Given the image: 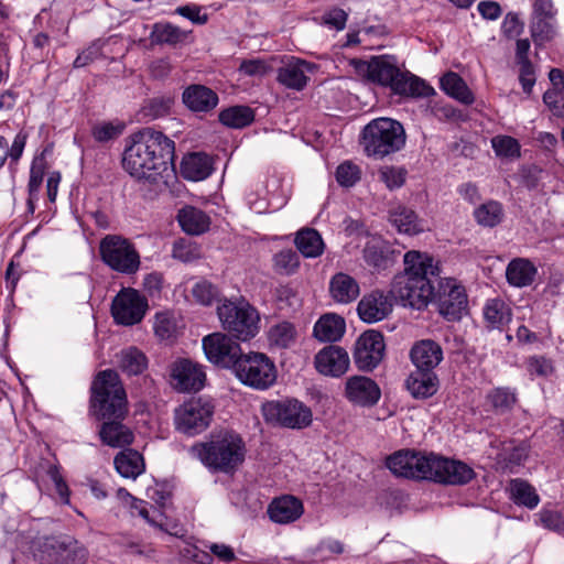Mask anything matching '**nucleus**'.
<instances>
[{
    "label": "nucleus",
    "instance_id": "obj_48",
    "mask_svg": "<svg viewBox=\"0 0 564 564\" xmlns=\"http://www.w3.org/2000/svg\"><path fill=\"white\" fill-rule=\"evenodd\" d=\"M364 259L368 265L377 270H384L391 263L388 249L379 242H368L365 246Z\"/></svg>",
    "mask_w": 564,
    "mask_h": 564
},
{
    "label": "nucleus",
    "instance_id": "obj_30",
    "mask_svg": "<svg viewBox=\"0 0 564 564\" xmlns=\"http://www.w3.org/2000/svg\"><path fill=\"white\" fill-rule=\"evenodd\" d=\"M389 220L399 232L412 236L424 231V224L415 212L403 205H398L389 212Z\"/></svg>",
    "mask_w": 564,
    "mask_h": 564
},
{
    "label": "nucleus",
    "instance_id": "obj_43",
    "mask_svg": "<svg viewBox=\"0 0 564 564\" xmlns=\"http://www.w3.org/2000/svg\"><path fill=\"white\" fill-rule=\"evenodd\" d=\"M297 337V332L293 324L282 322L272 326L268 334V340L271 347L286 349L292 347Z\"/></svg>",
    "mask_w": 564,
    "mask_h": 564
},
{
    "label": "nucleus",
    "instance_id": "obj_60",
    "mask_svg": "<svg viewBox=\"0 0 564 564\" xmlns=\"http://www.w3.org/2000/svg\"><path fill=\"white\" fill-rule=\"evenodd\" d=\"M543 101L554 116L564 117V86L546 90L543 95Z\"/></svg>",
    "mask_w": 564,
    "mask_h": 564
},
{
    "label": "nucleus",
    "instance_id": "obj_14",
    "mask_svg": "<svg viewBox=\"0 0 564 564\" xmlns=\"http://www.w3.org/2000/svg\"><path fill=\"white\" fill-rule=\"evenodd\" d=\"M86 549L72 536L47 538L41 551V564H82Z\"/></svg>",
    "mask_w": 564,
    "mask_h": 564
},
{
    "label": "nucleus",
    "instance_id": "obj_44",
    "mask_svg": "<svg viewBox=\"0 0 564 564\" xmlns=\"http://www.w3.org/2000/svg\"><path fill=\"white\" fill-rule=\"evenodd\" d=\"M530 32L536 46L552 41L556 35L555 18H532Z\"/></svg>",
    "mask_w": 564,
    "mask_h": 564
},
{
    "label": "nucleus",
    "instance_id": "obj_23",
    "mask_svg": "<svg viewBox=\"0 0 564 564\" xmlns=\"http://www.w3.org/2000/svg\"><path fill=\"white\" fill-rule=\"evenodd\" d=\"M182 101L192 112L206 113L216 108L219 98L212 88L200 84H192L183 90Z\"/></svg>",
    "mask_w": 564,
    "mask_h": 564
},
{
    "label": "nucleus",
    "instance_id": "obj_35",
    "mask_svg": "<svg viewBox=\"0 0 564 564\" xmlns=\"http://www.w3.org/2000/svg\"><path fill=\"white\" fill-rule=\"evenodd\" d=\"M486 404L496 414L510 412L517 403V392L509 387H497L486 394Z\"/></svg>",
    "mask_w": 564,
    "mask_h": 564
},
{
    "label": "nucleus",
    "instance_id": "obj_11",
    "mask_svg": "<svg viewBox=\"0 0 564 564\" xmlns=\"http://www.w3.org/2000/svg\"><path fill=\"white\" fill-rule=\"evenodd\" d=\"M261 411L268 423L286 429H305L313 420L312 410L296 399L268 401Z\"/></svg>",
    "mask_w": 564,
    "mask_h": 564
},
{
    "label": "nucleus",
    "instance_id": "obj_55",
    "mask_svg": "<svg viewBox=\"0 0 564 564\" xmlns=\"http://www.w3.org/2000/svg\"><path fill=\"white\" fill-rule=\"evenodd\" d=\"M492 149L498 156L505 158H519L520 144L519 142L508 135H497L491 140Z\"/></svg>",
    "mask_w": 564,
    "mask_h": 564
},
{
    "label": "nucleus",
    "instance_id": "obj_38",
    "mask_svg": "<svg viewBox=\"0 0 564 564\" xmlns=\"http://www.w3.org/2000/svg\"><path fill=\"white\" fill-rule=\"evenodd\" d=\"M115 467L124 478L135 479L144 471V462L137 451L121 452L115 457Z\"/></svg>",
    "mask_w": 564,
    "mask_h": 564
},
{
    "label": "nucleus",
    "instance_id": "obj_7",
    "mask_svg": "<svg viewBox=\"0 0 564 564\" xmlns=\"http://www.w3.org/2000/svg\"><path fill=\"white\" fill-rule=\"evenodd\" d=\"M406 135L403 126L390 118H377L370 121L362 131V145L366 154L375 159H383L400 151L405 144Z\"/></svg>",
    "mask_w": 564,
    "mask_h": 564
},
{
    "label": "nucleus",
    "instance_id": "obj_29",
    "mask_svg": "<svg viewBox=\"0 0 564 564\" xmlns=\"http://www.w3.org/2000/svg\"><path fill=\"white\" fill-rule=\"evenodd\" d=\"M329 293L335 302L348 304L359 296L360 289L358 282L352 276L339 272L330 279Z\"/></svg>",
    "mask_w": 564,
    "mask_h": 564
},
{
    "label": "nucleus",
    "instance_id": "obj_59",
    "mask_svg": "<svg viewBox=\"0 0 564 564\" xmlns=\"http://www.w3.org/2000/svg\"><path fill=\"white\" fill-rule=\"evenodd\" d=\"M336 180L339 185L351 187L360 180V169L351 162H344L336 170Z\"/></svg>",
    "mask_w": 564,
    "mask_h": 564
},
{
    "label": "nucleus",
    "instance_id": "obj_27",
    "mask_svg": "<svg viewBox=\"0 0 564 564\" xmlns=\"http://www.w3.org/2000/svg\"><path fill=\"white\" fill-rule=\"evenodd\" d=\"M268 513L273 522L290 523L303 514V503L293 496H282L270 503Z\"/></svg>",
    "mask_w": 564,
    "mask_h": 564
},
{
    "label": "nucleus",
    "instance_id": "obj_45",
    "mask_svg": "<svg viewBox=\"0 0 564 564\" xmlns=\"http://www.w3.org/2000/svg\"><path fill=\"white\" fill-rule=\"evenodd\" d=\"M28 134L24 132H19L9 147V142L2 135H0V167L6 164V161L9 159L10 164H17L21 159L25 144H26Z\"/></svg>",
    "mask_w": 564,
    "mask_h": 564
},
{
    "label": "nucleus",
    "instance_id": "obj_16",
    "mask_svg": "<svg viewBox=\"0 0 564 564\" xmlns=\"http://www.w3.org/2000/svg\"><path fill=\"white\" fill-rule=\"evenodd\" d=\"M384 340L381 333L367 330L357 339L354 350V361L359 370L371 371L382 360Z\"/></svg>",
    "mask_w": 564,
    "mask_h": 564
},
{
    "label": "nucleus",
    "instance_id": "obj_52",
    "mask_svg": "<svg viewBox=\"0 0 564 564\" xmlns=\"http://www.w3.org/2000/svg\"><path fill=\"white\" fill-rule=\"evenodd\" d=\"M172 256L183 262H191L200 258V248L188 239H178L173 245Z\"/></svg>",
    "mask_w": 564,
    "mask_h": 564
},
{
    "label": "nucleus",
    "instance_id": "obj_3",
    "mask_svg": "<svg viewBox=\"0 0 564 564\" xmlns=\"http://www.w3.org/2000/svg\"><path fill=\"white\" fill-rule=\"evenodd\" d=\"M189 453L214 473L235 474L246 459V443L240 434L220 430L205 442L194 444Z\"/></svg>",
    "mask_w": 564,
    "mask_h": 564
},
{
    "label": "nucleus",
    "instance_id": "obj_51",
    "mask_svg": "<svg viewBox=\"0 0 564 564\" xmlns=\"http://www.w3.org/2000/svg\"><path fill=\"white\" fill-rule=\"evenodd\" d=\"M191 293L195 302L205 306H210L220 295L219 290L207 280L196 282Z\"/></svg>",
    "mask_w": 564,
    "mask_h": 564
},
{
    "label": "nucleus",
    "instance_id": "obj_24",
    "mask_svg": "<svg viewBox=\"0 0 564 564\" xmlns=\"http://www.w3.org/2000/svg\"><path fill=\"white\" fill-rule=\"evenodd\" d=\"M410 357L417 369L433 371L443 360V349L432 339H422L413 345Z\"/></svg>",
    "mask_w": 564,
    "mask_h": 564
},
{
    "label": "nucleus",
    "instance_id": "obj_63",
    "mask_svg": "<svg viewBox=\"0 0 564 564\" xmlns=\"http://www.w3.org/2000/svg\"><path fill=\"white\" fill-rule=\"evenodd\" d=\"M528 371L538 377L550 376L554 368L552 361L543 356L530 357L527 361Z\"/></svg>",
    "mask_w": 564,
    "mask_h": 564
},
{
    "label": "nucleus",
    "instance_id": "obj_36",
    "mask_svg": "<svg viewBox=\"0 0 564 564\" xmlns=\"http://www.w3.org/2000/svg\"><path fill=\"white\" fill-rule=\"evenodd\" d=\"M295 246L305 258L319 257L325 248L322 236L317 230L305 228L300 230L295 237Z\"/></svg>",
    "mask_w": 564,
    "mask_h": 564
},
{
    "label": "nucleus",
    "instance_id": "obj_20",
    "mask_svg": "<svg viewBox=\"0 0 564 564\" xmlns=\"http://www.w3.org/2000/svg\"><path fill=\"white\" fill-rule=\"evenodd\" d=\"M345 397L355 405L373 406L378 403L381 391L372 379L365 376H352L346 381Z\"/></svg>",
    "mask_w": 564,
    "mask_h": 564
},
{
    "label": "nucleus",
    "instance_id": "obj_56",
    "mask_svg": "<svg viewBox=\"0 0 564 564\" xmlns=\"http://www.w3.org/2000/svg\"><path fill=\"white\" fill-rule=\"evenodd\" d=\"M155 513L158 518L151 520V527L176 538H183L186 534V530L177 520L167 518L161 511Z\"/></svg>",
    "mask_w": 564,
    "mask_h": 564
},
{
    "label": "nucleus",
    "instance_id": "obj_40",
    "mask_svg": "<svg viewBox=\"0 0 564 564\" xmlns=\"http://www.w3.org/2000/svg\"><path fill=\"white\" fill-rule=\"evenodd\" d=\"M120 369L129 376L142 373L148 366L145 355L135 347H129L118 354Z\"/></svg>",
    "mask_w": 564,
    "mask_h": 564
},
{
    "label": "nucleus",
    "instance_id": "obj_13",
    "mask_svg": "<svg viewBox=\"0 0 564 564\" xmlns=\"http://www.w3.org/2000/svg\"><path fill=\"white\" fill-rule=\"evenodd\" d=\"M149 308L148 300L132 288H123L112 300L111 315L115 322L123 326L140 323Z\"/></svg>",
    "mask_w": 564,
    "mask_h": 564
},
{
    "label": "nucleus",
    "instance_id": "obj_39",
    "mask_svg": "<svg viewBox=\"0 0 564 564\" xmlns=\"http://www.w3.org/2000/svg\"><path fill=\"white\" fill-rule=\"evenodd\" d=\"M441 88L448 96L469 105L474 101V96L463 78L456 73L449 72L441 78Z\"/></svg>",
    "mask_w": 564,
    "mask_h": 564
},
{
    "label": "nucleus",
    "instance_id": "obj_46",
    "mask_svg": "<svg viewBox=\"0 0 564 564\" xmlns=\"http://www.w3.org/2000/svg\"><path fill=\"white\" fill-rule=\"evenodd\" d=\"M484 316L491 327H501L511 318L510 310L500 299H492L486 303Z\"/></svg>",
    "mask_w": 564,
    "mask_h": 564
},
{
    "label": "nucleus",
    "instance_id": "obj_4",
    "mask_svg": "<svg viewBox=\"0 0 564 564\" xmlns=\"http://www.w3.org/2000/svg\"><path fill=\"white\" fill-rule=\"evenodd\" d=\"M358 70L373 83L390 87L394 94L406 97H427L433 87L409 72H402L392 55L375 56L369 62H359Z\"/></svg>",
    "mask_w": 564,
    "mask_h": 564
},
{
    "label": "nucleus",
    "instance_id": "obj_41",
    "mask_svg": "<svg viewBox=\"0 0 564 564\" xmlns=\"http://www.w3.org/2000/svg\"><path fill=\"white\" fill-rule=\"evenodd\" d=\"M505 217L502 204L497 200H488L474 210V218L479 226L494 228Z\"/></svg>",
    "mask_w": 564,
    "mask_h": 564
},
{
    "label": "nucleus",
    "instance_id": "obj_25",
    "mask_svg": "<svg viewBox=\"0 0 564 564\" xmlns=\"http://www.w3.org/2000/svg\"><path fill=\"white\" fill-rule=\"evenodd\" d=\"M214 170L213 159L200 152L186 154L182 162L181 175L188 181L198 182L207 178Z\"/></svg>",
    "mask_w": 564,
    "mask_h": 564
},
{
    "label": "nucleus",
    "instance_id": "obj_26",
    "mask_svg": "<svg viewBox=\"0 0 564 564\" xmlns=\"http://www.w3.org/2000/svg\"><path fill=\"white\" fill-rule=\"evenodd\" d=\"M101 420L104 423L99 429V436L104 444L110 447H122L132 443L133 434L122 423L124 419L106 417Z\"/></svg>",
    "mask_w": 564,
    "mask_h": 564
},
{
    "label": "nucleus",
    "instance_id": "obj_37",
    "mask_svg": "<svg viewBox=\"0 0 564 564\" xmlns=\"http://www.w3.org/2000/svg\"><path fill=\"white\" fill-rule=\"evenodd\" d=\"M509 491L510 498L518 506L534 509L540 503V497L535 488L523 479H512L509 485Z\"/></svg>",
    "mask_w": 564,
    "mask_h": 564
},
{
    "label": "nucleus",
    "instance_id": "obj_42",
    "mask_svg": "<svg viewBox=\"0 0 564 564\" xmlns=\"http://www.w3.org/2000/svg\"><path fill=\"white\" fill-rule=\"evenodd\" d=\"M254 120V112L248 106H232L219 113V121L229 128L242 129Z\"/></svg>",
    "mask_w": 564,
    "mask_h": 564
},
{
    "label": "nucleus",
    "instance_id": "obj_34",
    "mask_svg": "<svg viewBox=\"0 0 564 564\" xmlns=\"http://www.w3.org/2000/svg\"><path fill=\"white\" fill-rule=\"evenodd\" d=\"M476 476L474 469L466 463L445 457L442 485L463 486Z\"/></svg>",
    "mask_w": 564,
    "mask_h": 564
},
{
    "label": "nucleus",
    "instance_id": "obj_10",
    "mask_svg": "<svg viewBox=\"0 0 564 564\" xmlns=\"http://www.w3.org/2000/svg\"><path fill=\"white\" fill-rule=\"evenodd\" d=\"M101 260L111 270L122 274H134L141 264L135 246L120 235H107L99 243Z\"/></svg>",
    "mask_w": 564,
    "mask_h": 564
},
{
    "label": "nucleus",
    "instance_id": "obj_31",
    "mask_svg": "<svg viewBox=\"0 0 564 564\" xmlns=\"http://www.w3.org/2000/svg\"><path fill=\"white\" fill-rule=\"evenodd\" d=\"M177 220L181 228L188 235L198 236L208 230L210 225L209 216L193 206H185L178 210Z\"/></svg>",
    "mask_w": 564,
    "mask_h": 564
},
{
    "label": "nucleus",
    "instance_id": "obj_57",
    "mask_svg": "<svg viewBox=\"0 0 564 564\" xmlns=\"http://www.w3.org/2000/svg\"><path fill=\"white\" fill-rule=\"evenodd\" d=\"M406 175L408 171L401 166H384L379 171L380 181L391 191L401 187Z\"/></svg>",
    "mask_w": 564,
    "mask_h": 564
},
{
    "label": "nucleus",
    "instance_id": "obj_17",
    "mask_svg": "<svg viewBox=\"0 0 564 564\" xmlns=\"http://www.w3.org/2000/svg\"><path fill=\"white\" fill-rule=\"evenodd\" d=\"M433 299L437 301L440 314L448 321L460 319L467 307L465 289L452 279L440 283L438 291H434Z\"/></svg>",
    "mask_w": 564,
    "mask_h": 564
},
{
    "label": "nucleus",
    "instance_id": "obj_21",
    "mask_svg": "<svg viewBox=\"0 0 564 564\" xmlns=\"http://www.w3.org/2000/svg\"><path fill=\"white\" fill-rule=\"evenodd\" d=\"M315 69V64L291 57L278 69L276 79L286 88L300 91L307 85L308 74Z\"/></svg>",
    "mask_w": 564,
    "mask_h": 564
},
{
    "label": "nucleus",
    "instance_id": "obj_49",
    "mask_svg": "<svg viewBox=\"0 0 564 564\" xmlns=\"http://www.w3.org/2000/svg\"><path fill=\"white\" fill-rule=\"evenodd\" d=\"M299 265L300 258L292 249H283L273 256V269L279 274L291 275Z\"/></svg>",
    "mask_w": 564,
    "mask_h": 564
},
{
    "label": "nucleus",
    "instance_id": "obj_6",
    "mask_svg": "<svg viewBox=\"0 0 564 564\" xmlns=\"http://www.w3.org/2000/svg\"><path fill=\"white\" fill-rule=\"evenodd\" d=\"M444 456L414 451H400L389 456L387 467L395 476L442 484Z\"/></svg>",
    "mask_w": 564,
    "mask_h": 564
},
{
    "label": "nucleus",
    "instance_id": "obj_32",
    "mask_svg": "<svg viewBox=\"0 0 564 564\" xmlns=\"http://www.w3.org/2000/svg\"><path fill=\"white\" fill-rule=\"evenodd\" d=\"M406 388L414 398H429L437 391V377L434 371L417 369L408 377Z\"/></svg>",
    "mask_w": 564,
    "mask_h": 564
},
{
    "label": "nucleus",
    "instance_id": "obj_2",
    "mask_svg": "<svg viewBox=\"0 0 564 564\" xmlns=\"http://www.w3.org/2000/svg\"><path fill=\"white\" fill-rule=\"evenodd\" d=\"M404 271L394 276L390 295L403 306L422 310L434 297L432 278L440 275L438 262L427 253L408 251L404 254Z\"/></svg>",
    "mask_w": 564,
    "mask_h": 564
},
{
    "label": "nucleus",
    "instance_id": "obj_62",
    "mask_svg": "<svg viewBox=\"0 0 564 564\" xmlns=\"http://www.w3.org/2000/svg\"><path fill=\"white\" fill-rule=\"evenodd\" d=\"M155 335L161 339H170L176 332V324L167 313H158L154 322Z\"/></svg>",
    "mask_w": 564,
    "mask_h": 564
},
{
    "label": "nucleus",
    "instance_id": "obj_1",
    "mask_svg": "<svg viewBox=\"0 0 564 564\" xmlns=\"http://www.w3.org/2000/svg\"><path fill=\"white\" fill-rule=\"evenodd\" d=\"M174 158V141L148 127L131 134L123 151L122 167L137 181L155 184L169 171Z\"/></svg>",
    "mask_w": 564,
    "mask_h": 564
},
{
    "label": "nucleus",
    "instance_id": "obj_47",
    "mask_svg": "<svg viewBox=\"0 0 564 564\" xmlns=\"http://www.w3.org/2000/svg\"><path fill=\"white\" fill-rule=\"evenodd\" d=\"M154 42L159 44H177L186 37V33L170 22L155 23L152 31Z\"/></svg>",
    "mask_w": 564,
    "mask_h": 564
},
{
    "label": "nucleus",
    "instance_id": "obj_18",
    "mask_svg": "<svg viewBox=\"0 0 564 564\" xmlns=\"http://www.w3.org/2000/svg\"><path fill=\"white\" fill-rule=\"evenodd\" d=\"M170 378L172 387L178 392H196L203 389L206 375L199 365L178 359L171 365Z\"/></svg>",
    "mask_w": 564,
    "mask_h": 564
},
{
    "label": "nucleus",
    "instance_id": "obj_58",
    "mask_svg": "<svg viewBox=\"0 0 564 564\" xmlns=\"http://www.w3.org/2000/svg\"><path fill=\"white\" fill-rule=\"evenodd\" d=\"M124 129L123 123L100 122L93 127L91 134L98 142H108L118 138Z\"/></svg>",
    "mask_w": 564,
    "mask_h": 564
},
{
    "label": "nucleus",
    "instance_id": "obj_19",
    "mask_svg": "<svg viewBox=\"0 0 564 564\" xmlns=\"http://www.w3.org/2000/svg\"><path fill=\"white\" fill-rule=\"evenodd\" d=\"M350 365L348 352L340 346L328 345L314 357V366L318 373L339 378L345 375Z\"/></svg>",
    "mask_w": 564,
    "mask_h": 564
},
{
    "label": "nucleus",
    "instance_id": "obj_15",
    "mask_svg": "<svg viewBox=\"0 0 564 564\" xmlns=\"http://www.w3.org/2000/svg\"><path fill=\"white\" fill-rule=\"evenodd\" d=\"M202 344L206 358L221 368L232 370L242 355L240 345L225 333L209 334L203 338Z\"/></svg>",
    "mask_w": 564,
    "mask_h": 564
},
{
    "label": "nucleus",
    "instance_id": "obj_61",
    "mask_svg": "<svg viewBox=\"0 0 564 564\" xmlns=\"http://www.w3.org/2000/svg\"><path fill=\"white\" fill-rule=\"evenodd\" d=\"M45 173V161L43 158H35L31 164L30 178H29V194L30 196L35 195L43 182Z\"/></svg>",
    "mask_w": 564,
    "mask_h": 564
},
{
    "label": "nucleus",
    "instance_id": "obj_12",
    "mask_svg": "<svg viewBox=\"0 0 564 564\" xmlns=\"http://www.w3.org/2000/svg\"><path fill=\"white\" fill-rule=\"evenodd\" d=\"M214 411L215 405L212 400L193 398L175 409V429L188 436L200 434L210 425Z\"/></svg>",
    "mask_w": 564,
    "mask_h": 564
},
{
    "label": "nucleus",
    "instance_id": "obj_9",
    "mask_svg": "<svg viewBox=\"0 0 564 564\" xmlns=\"http://www.w3.org/2000/svg\"><path fill=\"white\" fill-rule=\"evenodd\" d=\"M232 372L241 383L257 390H265L276 380L274 362L262 352L242 354Z\"/></svg>",
    "mask_w": 564,
    "mask_h": 564
},
{
    "label": "nucleus",
    "instance_id": "obj_54",
    "mask_svg": "<svg viewBox=\"0 0 564 564\" xmlns=\"http://www.w3.org/2000/svg\"><path fill=\"white\" fill-rule=\"evenodd\" d=\"M539 524L558 534L564 533V514L554 509L543 508L536 514Z\"/></svg>",
    "mask_w": 564,
    "mask_h": 564
},
{
    "label": "nucleus",
    "instance_id": "obj_8",
    "mask_svg": "<svg viewBox=\"0 0 564 564\" xmlns=\"http://www.w3.org/2000/svg\"><path fill=\"white\" fill-rule=\"evenodd\" d=\"M223 328L232 337L247 341L259 333L260 315L247 301L225 300L217 306Z\"/></svg>",
    "mask_w": 564,
    "mask_h": 564
},
{
    "label": "nucleus",
    "instance_id": "obj_22",
    "mask_svg": "<svg viewBox=\"0 0 564 564\" xmlns=\"http://www.w3.org/2000/svg\"><path fill=\"white\" fill-rule=\"evenodd\" d=\"M357 311L364 322L372 324L382 321L391 313L392 302L389 294L376 290L360 300Z\"/></svg>",
    "mask_w": 564,
    "mask_h": 564
},
{
    "label": "nucleus",
    "instance_id": "obj_28",
    "mask_svg": "<svg viewBox=\"0 0 564 564\" xmlns=\"http://www.w3.org/2000/svg\"><path fill=\"white\" fill-rule=\"evenodd\" d=\"M345 330V319L335 313H327L315 323L313 335L318 341L334 343L344 336Z\"/></svg>",
    "mask_w": 564,
    "mask_h": 564
},
{
    "label": "nucleus",
    "instance_id": "obj_53",
    "mask_svg": "<svg viewBox=\"0 0 564 564\" xmlns=\"http://www.w3.org/2000/svg\"><path fill=\"white\" fill-rule=\"evenodd\" d=\"M44 469L48 479L54 484L55 491L58 495L61 501L65 505H69L70 491L59 471V467L55 464L46 463Z\"/></svg>",
    "mask_w": 564,
    "mask_h": 564
},
{
    "label": "nucleus",
    "instance_id": "obj_64",
    "mask_svg": "<svg viewBox=\"0 0 564 564\" xmlns=\"http://www.w3.org/2000/svg\"><path fill=\"white\" fill-rule=\"evenodd\" d=\"M517 64L520 67L519 80L522 85L523 91L529 95L535 84L534 67L530 61L518 62Z\"/></svg>",
    "mask_w": 564,
    "mask_h": 564
},
{
    "label": "nucleus",
    "instance_id": "obj_50",
    "mask_svg": "<svg viewBox=\"0 0 564 564\" xmlns=\"http://www.w3.org/2000/svg\"><path fill=\"white\" fill-rule=\"evenodd\" d=\"M172 105L171 98L154 97L149 99L140 110V115L144 120H155L164 117L170 112Z\"/></svg>",
    "mask_w": 564,
    "mask_h": 564
},
{
    "label": "nucleus",
    "instance_id": "obj_5",
    "mask_svg": "<svg viewBox=\"0 0 564 564\" xmlns=\"http://www.w3.org/2000/svg\"><path fill=\"white\" fill-rule=\"evenodd\" d=\"M90 409L98 419H124L128 413V400L123 384L117 371H99L91 383Z\"/></svg>",
    "mask_w": 564,
    "mask_h": 564
},
{
    "label": "nucleus",
    "instance_id": "obj_33",
    "mask_svg": "<svg viewBox=\"0 0 564 564\" xmlns=\"http://www.w3.org/2000/svg\"><path fill=\"white\" fill-rule=\"evenodd\" d=\"M538 270L535 265L524 258L511 260L506 270V276L509 284L517 288L531 285L535 279Z\"/></svg>",
    "mask_w": 564,
    "mask_h": 564
}]
</instances>
